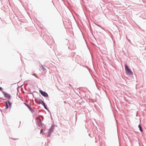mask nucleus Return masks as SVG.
I'll list each match as a JSON object with an SVG mask.
<instances>
[{"label":"nucleus","instance_id":"16","mask_svg":"<svg viewBox=\"0 0 146 146\" xmlns=\"http://www.w3.org/2000/svg\"><path fill=\"white\" fill-rule=\"evenodd\" d=\"M39 117H41V118H42V120L43 121V119H44V117L42 115H39Z\"/></svg>","mask_w":146,"mask_h":146},{"label":"nucleus","instance_id":"1","mask_svg":"<svg viewBox=\"0 0 146 146\" xmlns=\"http://www.w3.org/2000/svg\"><path fill=\"white\" fill-rule=\"evenodd\" d=\"M125 69L126 73L127 74L132 75H133V73L131 70L129 68L127 64H125Z\"/></svg>","mask_w":146,"mask_h":146},{"label":"nucleus","instance_id":"23","mask_svg":"<svg viewBox=\"0 0 146 146\" xmlns=\"http://www.w3.org/2000/svg\"><path fill=\"white\" fill-rule=\"evenodd\" d=\"M12 139L14 140H16L17 139H16L15 138H12Z\"/></svg>","mask_w":146,"mask_h":146},{"label":"nucleus","instance_id":"8","mask_svg":"<svg viewBox=\"0 0 146 146\" xmlns=\"http://www.w3.org/2000/svg\"><path fill=\"white\" fill-rule=\"evenodd\" d=\"M37 123L38 125L40 127L41 126H42L43 125H44V124L42 123V122H39L38 121H37Z\"/></svg>","mask_w":146,"mask_h":146},{"label":"nucleus","instance_id":"11","mask_svg":"<svg viewBox=\"0 0 146 146\" xmlns=\"http://www.w3.org/2000/svg\"><path fill=\"white\" fill-rule=\"evenodd\" d=\"M36 119L38 120V121L40 122H42V121L41 120V119L40 117H37L36 118Z\"/></svg>","mask_w":146,"mask_h":146},{"label":"nucleus","instance_id":"25","mask_svg":"<svg viewBox=\"0 0 146 146\" xmlns=\"http://www.w3.org/2000/svg\"><path fill=\"white\" fill-rule=\"evenodd\" d=\"M113 37H111V39H112L113 40Z\"/></svg>","mask_w":146,"mask_h":146},{"label":"nucleus","instance_id":"21","mask_svg":"<svg viewBox=\"0 0 146 146\" xmlns=\"http://www.w3.org/2000/svg\"><path fill=\"white\" fill-rule=\"evenodd\" d=\"M126 38L127 39L128 41H129V42H130L131 44V42L130 41V40L129 39H127V37H126Z\"/></svg>","mask_w":146,"mask_h":146},{"label":"nucleus","instance_id":"27","mask_svg":"<svg viewBox=\"0 0 146 146\" xmlns=\"http://www.w3.org/2000/svg\"><path fill=\"white\" fill-rule=\"evenodd\" d=\"M51 41L52 42L53 41V40H51Z\"/></svg>","mask_w":146,"mask_h":146},{"label":"nucleus","instance_id":"7","mask_svg":"<svg viewBox=\"0 0 146 146\" xmlns=\"http://www.w3.org/2000/svg\"><path fill=\"white\" fill-rule=\"evenodd\" d=\"M44 108L46 110L50 113L51 117V119H52V116H51V113L50 112V111L48 109V108L47 107L46 105V104H44Z\"/></svg>","mask_w":146,"mask_h":146},{"label":"nucleus","instance_id":"24","mask_svg":"<svg viewBox=\"0 0 146 146\" xmlns=\"http://www.w3.org/2000/svg\"><path fill=\"white\" fill-rule=\"evenodd\" d=\"M88 135H89V136H90L91 137L90 135V134H88Z\"/></svg>","mask_w":146,"mask_h":146},{"label":"nucleus","instance_id":"26","mask_svg":"<svg viewBox=\"0 0 146 146\" xmlns=\"http://www.w3.org/2000/svg\"><path fill=\"white\" fill-rule=\"evenodd\" d=\"M83 38L84 39V40H85V38H85V37H83Z\"/></svg>","mask_w":146,"mask_h":146},{"label":"nucleus","instance_id":"10","mask_svg":"<svg viewBox=\"0 0 146 146\" xmlns=\"http://www.w3.org/2000/svg\"><path fill=\"white\" fill-rule=\"evenodd\" d=\"M138 127L139 128V130L141 132H142L143 131V130L142 129V127L140 124H139V125Z\"/></svg>","mask_w":146,"mask_h":146},{"label":"nucleus","instance_id":"5","mask_svg":"<svg viewBox=\"0 0 146 146\" xmlns=\"http://www.w3.org/2000/svg\"><path fill=\"white\" fill-rule=\"evenodd\" d=\"M24 104L29 109V110H30V111H31V112L32 113H33V112H34V110L32 108L31 106H29V105L28 104L25 103H24Z\"/></svg>","mask_w":146,"mask_h":146},{"label":"nucleus","instance_id":"29","mask_svg":"<svg viewBox=\"0 0 146 146\" xmlns=\"http://www.w3.org/2000/svg\"><path fill=\"white\" fill-rule=\"evenodd\" d=\"M85 127H86V125H85Z\"/></svg>","mask_w":146,"mask_h":146},{"label":"nucleus","instance_id":"28","mask_svg":"<svg viewBox=\"0 0 146 146\" xmlns=\"http://www.w3.org/2000/svg\"><path fill=\"white\" fill-rule=\"evenodd\" d=\"M18 97L19 98H20V96H19Z\"/></svg>","mask_w":146,"mask_h":146},{"label":"nucleus","instance_id":"13","mask_svg":"<svg viewBox=\"0 0 146 146\" xmlns=\"http://www.w3.org/2000/svg\"><path fill=\"white\" fill-rule=\"evenodd\" d=\"M51 133H52L50 132V131H48V134L47 135V137H50V135H51Z\"/></svg>","mask_w":146,"mask_h":146},{"label":"nucleus","instance_id":"12","mask_svg":"<svg viewBox=\"0 0 146 146\" xmlns=\"http://www.w3.org/2000/svg\"><path fill=\"white\" fill-rule=\"evenodd\" d=\"M91 39L93 40L94 42H95V41H96V38H95V37H91Z\"/></svg>","mask_w":146,"mask_h":146},{"label":"nucleus","instance_id":"17","mask_svg":"<svg viewBox=\"0 0 146 146\" xmlns=\"http://www.w3.org/2000/svg\"><path fill=\"white\" fill-rule=\"evenodd\" d=\"M9 108V105L8 104H7L6 105V107L5 108V109H7L8 108Z\"/></svg>","mask_w":146,"mask_h":146},{"label":"nucleus","instance_id":"31","mask_svg":"<svg viewBox=\"0 0 146 146\" xmlns=\"http://www.w3.org/2000/svg\"><path fill=\"white\" fill-rule=\"evenodd\" d=\"M1 98H0V99H1Z\"/></svg>","mask_w":146,"mask_h":146},{"label":"nucleus","instance_id":"9","mask_svg":"<svg viewBox=\"0 0 146 146\" xmlns=\"http://www.w3.org/2000/svg\"><path fill=\"white\" fill-rule=\"evenodd\" d=\"M8 105H9V108L10 109L11 108V106L12 104V103L9 101L8 100Z\"/></svg>","mask_w":146,"mask_h":146},{"label":"nucleus","instance_id":"4","mask_svg":"<svg viewBox=\"0 0 146 146\" xmlns=\"http://www.w3.org/2000/svg\"><path fill=\"white\" fill-rule=\"evenodd\" d=\"M39 92L44 97H47L48 96V94L45 92L41 90H40Z\"/></svg>","mask_w":146,"mask_h":146},{"label":"nucleus","instance_id":"2","mask_svg":"<svg viewBox=\"0 0 146 146\" xmlns=\"http://www.w3.org/2000/svg\"><path fill=\"white\" fill-rule=\"evenodd\" d=\"M35 100L36 104H42L43 106L44 104H46L41 99L35 98Z\"/></svg>","mask_w":146,"mask_h":146},{"label":"nucleus","instance_id":"30","mask_svg":"<svg viewBox=\"0 0 146 146\" xmlns=\"http://www.w3.org/2000/svg\"><path fill=\"white\" fill-rule=\"evenodd\" d=\"M27 81H26V82H27ZM25 82H26V81L25 82Z\"/></svg>","mask_w":146,"mask_h":146},{"label":"nucleus","instance_id":"20","mask_svg":"<svg viewBox=\"0 0 146 146\" xmlns=\"http://www.w3.org/2000/svg\"><path fill=\"white\" fill-rule=\"evenodd\" d=\"M4 103L6 105L8 104V101H7L4 102Z\"/></svg>","mask_w":146,"mask_h":146},{"label":"nucleus","instance_id":"15","mask_svg":"<svg viewBox=\"0 0 146 146\" xmlns=\"http://www.w3.org/2000/svg\"><path fill=\"white\" fill-rule=\"evenodd\" d=\"M32 75L33 76H35L36 78H39L38 77V76L35 74H32Z\"/></svg>","mask_w":146,"mask_h":146},{"label":"nucleus","instance_id":"14","mask_svg":"<svg viewBox=\"0 0 146 146\" xmlns=\"http://www.w3.org/2000/svg\"><path fill=\"white\" fill-rule=\"evenodd\" d=\"M28 91L30 93V94H32L33 93V92H31V89L30 88L28 89Z\"/></svg>","mask_w":146,"mask_h":146},{"label":"nucleus","instance_id":"22","mask_svg":"<svg viewBox=\"0 0 146 146\" xmlns=\"http://www.w3.org/2000/svg\"><path fill=\"white\" fill-rule=\"evenodd\" d=\"M3 89L2 87H0V91L1 90H2Z\"/></svg>","mask_w":146,"mask_h":146},{"label":"nucleus","instance_id":"6","mask_svg":"<svg viewBox=\"0 0 146 146\" xmlns=\"http://www.w3.org/2000/svg\"><path fill=\"white\" fill-rule=\"evenodd\" d=\"M55 125L54 124H52L51 125L50 128L48 131H50V132L52 133V132L54 131L53 129L54 128Z\"/></svg>","mask_w":146,"mask_h":146},{"label":"nucleus","instance_id":"18","mask_svg":"<svg viewBox=\"0 0 146 146\" xmlns=\"http://www.w3.org/2000/svg\"><path fill=\"white\" fill-rule=\"evenodd\" d=\"M42 69L43 70H45L46 69V68L42 65Z\"/></svg>","mask_w":146,"mask_h":146},{"label":"nucleus","instance_id":"3","mask_svg":"<svg viewBox=\"0 0 146 146\" xmlns=\"http://www.w3.org/2000/svg\"><path fill=\"white\" fill-rule=\"evenodd\" d=\"M2 92L3 94L4 97L5 98H7L9 99H11V95L3 91H1Z\"/></svg>","mask_w":146,"mask_h":146},{"label":"nucleus","instance_id":"19","mask_svg":"<svg viewBox=\"0 0 146 146\" xmlns=\"http://www.w3.org/2000/svg\"><path fill=\"white\" fill-rule=\"evenodd\" d=\"M43 129H41L40 130V133H42L43 132Z\"/></svg>","mask_w":146,"mask_h":146}]
</instances>
